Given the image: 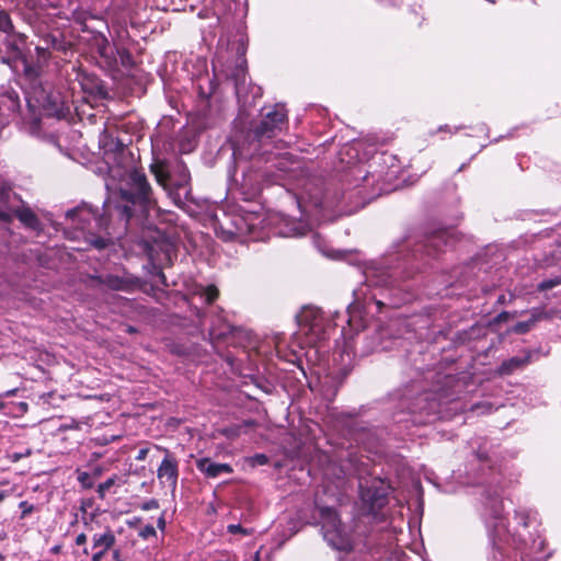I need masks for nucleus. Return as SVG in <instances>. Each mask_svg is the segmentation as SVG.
Masks as SVG:
<instances>
[{"instance_id": "b1692460", "label": "nucleus", "mask_w": 561, "mask_h": 561, "mask_svg": "<svg viewBox=\"0 0 561 561\" xmlns=\"http://www.w3.org/2000/svg\"><path fill=\"white\" fill-rule=\"evenodd\" d=\"M559 285H561V274L558 275V276L545 279L541 283H539L537 285V290L538 291H546V290H550V289H552V288H554V287H557Z\"/></svg>"}, {"instance_id": "a19ab883", "label": "nucleus", "mask_w": 561, "mask_h": 561, "mask_svg": "<svg viewBox=\"0 0 561 561\" xmlns=\"http://www.w3.org/2000/svg\"><path fill=\"white\" fill-rule=\"evenodd\" d=\"M85 542H87L85 534H80V535L77 536L76 545L81 546V545H84Z\"/></svg>"}, {"instance_id": "680f3d73", "label": "nucleus", "mask_w": 561, "mask_h": 561, "mask_svg": "<svg viewBox=\"0 0 561 561\" xmlns=\"http://www.w3.org/2000/svg\"><path fill=\"white\" fill-rule=\"evenodd\" d=\"M0 561H3V556L0 553Z\"/></svg>"}, {"instance_id": "20e7f679", "label": "nucleus", "mask_w": 561, "mask_h": 561, "mask_svg": "<svg viewBox=\"0 0 561 561\" xmlns=\"http://www.w3.org/2000/svg\"><path fill=\"white\" fill-rule=\"evenodd\" d=\"M321 530L327 542L336 550L347 551L352 548L348 534L345 531L336 512L328 506H318Z\"/></svg>"}, {"instance_id": "2eb2a0df", "label": "nucleus", "mask_w": 561, "mask_h": 561, "mask_svg": "<svg viewBox=\"0 0 561 561\" xmlns=\"http://www.w3.org/2000/svg\"><path fill=\"white\" fill-rule=\"evenodd\" d=\"M401 277V271H399V267H396L370 276L367 278V282L369 286L389 287L394 286Z\"/></svg>"}, {"instance_id": "1a4fd4ad", "label": "nucleus", "mask_w": 561, "mask_h": 561, "mask_svg": "<svg viewBox=\"0 0 561 561\" xmlns=\"http://www.w3.org/2000/svg\"><path fill=\"white\" fill-rule=\"evenodd\" d=\"M298 325L301 329H307L306 334H314L320 337L323 331V317L320 309L314 307H305L296 316Z\"/></svg>"}, {"instance_id": "ea45409f", "label": "nucleus", "mask_w": 561, "mask_h": 561, "mask_svg": "<svg viewBox=\"0 0 561 561\" xmlns=\"http://www.w3.org/2000/svg\"><path fill=\"white\" fill-rule=\"evenodd\" d=\"M210 14H215V13L211 12L209 9H202L198 11V16L201 19H207V18H209Z\"/></svg>"}, {"instance_id": "473e14b6", "label": "nucleus", "mask_w": 561, "mask_h": 561, "mask_svg": "<svg viewBox=\"0 0 561 561\" xmlns=\"http://www.w3.org/2000/svg\"><path fill=\"white\" fill-rule=\"evenodd\" d=\"M516 518L518 519V524L523 527H528L529 515L525 512L516 513Z\"/></svg>"}, {"instance_id": "9d476101", "label": "nucleus", "mask_w": 561, "mask_h": 561, "mask_svg": "<svg viewBox=\"0 0 561 561\" xmlns=\"http://www.w3.org/2000/svg\"><path fill=\"white\" fill-rule=\"evenodd\" d=\"M158 448L164 453V458L157 470V476L160 480L165 479L175 489L179 478L178 460L168 449Z\"/></svg>"}, {"instance_id": "37998d69", "label": "nucleus", "mask_w": 561, "mask_h": 561, "mask_svg": "<svg viewBox=\"0 0 561 561\" xmlns=\"http://www.w3.org/2000/svg\"><path fill=\"white\" fill-rule=\"evenodd\" d=\"M305 228L304 227H295L293 228V234L294 236H302L305 234Z\"/></svg>"}, {"instance_id": "864d4df0", "label": "nucleus", "mask_w": 561, "mask_h": 561, "mask_svg": "<svg viewBox=\"0 0 561 561\" xmlns=\"http://www.w3.org/2000/svg\"><path fill=\"white\" fill-rule=\"evenodd\" d=\"M31 512V508H27V506H24V513Z\"/></svg>"}, {"instance_id": "bf43d9fd", "label": "nucleus", "mask_w": 561, "mask_h": 561, "mask_svg": "<svg viewBox=\"0 0 561 561\" xmlns=\"http://www.w3.org/2000/svg\"><path fill=\"white\" fill-rule=\"evenodd\" d=\"M25 71L26 72H30L31 71V68L28 66L25 67Z\"/></svg>"}, {"instance_id": "13d9d810", "label": "nucleus", "mask_w": 561, "mask_h": 561, "mask_svg": "<svg viewBox=\"0 0 561 561\" xmlns=\"http://www.w3.org/2000/svg\"><path fill=\"white\" fill-rule=\"evenodd\" d=\"M84 554H89V550L87 548L83 549Z\"/></svg>"}, {"instance_id": "bb28decb", "label": "nucleus", "mask_w": 561, "mask_h": 561, "mask_svg": "<svg viewBox=\"0 0 561 561\" xmlns=\"http://www.w3.org/2000/svg\"><path fill=\"white\" fill-rule=\"evenodd\" d=\"M116 53L119 57V62L124 67H131L134 65L131 54L125 48H117Z\"/></svg>"}, {"instance_id": "c03bdc74", "label": "nucleus", "mask_w": 561, "mask_h": 561, "mask_svg": "<svg viewBox=\"0 0 561 561\" xmlns=\"http://www.w3.org/2000/svg\"><path fill=\"white\" fill-rule=\"evenodd\" d=\"M113 559L115 561H122V559H121V551L119 550L116 549V550L113 551Z\"/></svg>"}, {"instance_id": "f03ea898", "label": "nucleus", "mask_w": 561, "mask_h": 561, "mask_svg": "<svg viewBox=\"0 0 561 561\" xmlns=\"http://www.w3.org/2000/svg\"><path fill=\"white\" fill-rule=\"evenodd\" d=\"M18 218L25 227L41 230V222L35 213L25 207L21 197L7 183H0V221L10 222Z\"/></svg>"}, {"instance_id": "7c9ffc66", "label": "nucleus", "mask_w": 561, "mask_h": 561, "mask_svg": "<svg viewBox=\"0 0 561 561\" xmlns=\"http://www.w3.org/2000/svg\"><path fill=\"white\" fill-rule=\"evenodd\" d=\"M139 536L144 539H148L150 537H153L156 536V529L152 525H146L145 527L141 528V530L139 531Z\"/></svg>"}, {"instance_id": "79ce46f5", "label": "nucleus", "mask_w": 561, "mask_h": 561, "mask_svg": "<svg viewBox=\"0 0 561 561\" xmlns=\"http://www.w3.org/2000/svg\"><path fill=\"white\" fill-rule=\"evenodd\" d=\"M476 456H477L478 460L481 462L488 460V454L484 451H477Z\"/></svg>"}, {"instance_id": "a878e982", "label": "nucleus", "mask_w": 561, "mask_h": 561, "mask_svg": "<svg viewBox=\"0 0 561 561\" xmlns=\"http://www.w3.org/2000/svg\"><path fill=\"white\" fill-rule=\"evenodd\" d=\"M218 296L219 290L214 285L207 286L202 293V297H204L206 304L208 305L213 304L218 298Z\"/></svg>"}, {"instance_id": "f704fd0d", "label": "nucleus", "mask_w": 561, "mask_h": 561, "mask_svg": "<svg viewBox=\"0 0 561 561\" xmlns=\"http://www.w3.org/2000/svg\"><path fill=\"white\" fill-rule=\"evenodd\" d=\"M159 507V504H158V501L157 500H149L147 502H145L141 506V508L144 511H150V510H156Z\"/></svg>"}, {"instance_id": "dca6fc26", "label": "nucleus", "mask_w": 561, "mask_h": 561, "mask_svg": "<svg viewBox=\"0 0 561 561\" xmlns=\"http://www.w3.org/2000/svg\"><path fill=\"white\" fill-rule=\"evenodd\" d=\"M530 353L527 352L523 356H514L506 360H504L501 366L497 368V373L501 376H507L513 374L515 370L525 367L530 362Z\"/></svg>"}, {"instance_id": "6e6552de", "label": "nucleus", "mask_w": 561, "mask_h": 561, "mask_svg": "<svg viewBox=\"0 0 561 561\" xmlns=\"http://www.w3.org/2000/svg\"><path fill=\"white\" fill-rule=\"evenodd\" d=\"M342 471L345 476L357 478L358 488H360V482L371 481L373 478L370 477L376 473V467L371 465L368 457L351 454L343 462Z\"/></svg>"}, {"instance_id": "e433bc0d", "label": "nucleus", "mask_w": 561, "mask_h": 561, "mask_svg": "<svg viewBox=\"0 0 561 561\" xmlns=\"http://www.w3.org/2000/svg\"><path fill=\"white\" fill-rule=\"evenodd\" d=\"M254 461L260 465V466H263V465H266L268 462V457L264 454H257L254 456Z\"/></svg>"}, {"instance_id": "c9c22d12", "label": "nucleus", "mask_w": 561, "mask_h": 561, "mask_svg": "<svg viewBox=\"0 0 561 561\" xmlns=\"http://www.w3.org/2000/svg\"><path fill=\"white\" fill-rule=\"evenodd\" d=\"M228 531L230 534H239V533L244 534V535L248 534V531L244 528H242L241 525H234V524H231L228 526Z\"/></svg>"}, {"instance_id": "f8f14e48", "label": "nucleus", "mask_w": 561, "mask_h": 561, "mask_svg": "<svg viewBox=\"0 0 561 561\" xmlns=\"http://www.w3.org/2000/svg\"><path fill=\"white\" fill-rule=\"evenodd\" d=\"M90 279L113 290H128L134 280L117 275H91Z\"/></svg>"}, {"instance_id": "052dcab7", "label": "nucleus", "mask_w": 561, "mask_h": 561, "mask_svg": "<svg viewBox=\"0 0 561 561\" xmlns=\"http://www.w3.org/2000/svg\"><path fill=\"white\" fill-rule=\"evenodd\" d=\"M190 9H191V11H194L195 7L194 5H190Z\"/></svg>"}, {"instance_id": "3c124183", "label": "nucleus", "mask_w": 561, "mask_h": 561, "mask_svg": "<svg viewBox=\"0 0 561 561\" xmlns=\"http://www.w3.org/2000/svg\"><path fill=\"white\" fill-rule=\"evenodd\" d=\"M5 497V492L4 491H0V502H2Z\"/></svg>"}, {"instance_id": "09e8293b", "label": "nucleus", "mask_w": 561, "mask_h": 561, "mask_svg": "<svg viewBox=\"0 0 561 561\" xmlns=\"http://www.w3.org/2000/svg\"><path fill=\"white\" fill-rule=\"evenodd\" d=\"M497 304H501V305L505 304V296L504 295L499 296Z\"/></svg>"}, {"instance_id": "5fc2aeb1", "label": "nucleus", "mask_w": 561, "mask_h": 561, "mask_svg": "<svg viewBox=\"0 0 561 561\" xmlns=\"http://www.w3.org/2000/svg\"><path fill=\"white\" fill-rule=\"evenodd\" d=\"M31 512V508H27V506H24V513Z\"/></svg>"}, {"instance_id": "6ab92c4d", "label": "nucleus", "mask_w": 561, "mask_h": 561, "mask_svg": "<svg viewBox=\"0 0 561 561\" xmlns=\"http://www.w3.org/2000/svg\"><path fill=\"white\" fill-rule=\"evenodd\" d=\"M43 41L45 45L48 46V49L51 48L58 51H67L71 46V44L66 42L61 35L47 34Z\"/></svg>"}, {"instance_id": "4be33fe9", "label": "nucleus", "mask_w": 561, "mask_h": 561, "mask_svg": "<svg viewBox=\"0 0 561 561\" xmlns=\"http://www.w3.org/2000/svg\"><path fill=\"white\" fill-rule=\"evenodd\" d=\"M486 505L490 506L494 518H500L503 512V504L499 493L495 491L493 495H489Z\"/></svg>"}, {"instance_id": "7ed1b4c3", "label": "nucleus", "mask_w": 561, "mask_h": 561, "mask_svg": "<svg viewBox=\"0 0 561 561\" xmlns=\"http://www.w3.org/2000/svg\"><path fill=\"white\" fill-rule=\"evenodd\" d=\"M100 147L103 150L104 161L108 165L111 172L117 169L118 175H125L121 185H125L128 174L137 169L129 168L133 162L131 154L128 152L125 144L118 138H114L112 135L104 133L100 137Z\"/></svg>"}, {"instance_id": "39448f33", "label": "nucleus", "mask_w": 561, "mask_h": 561, "mask_svg": "<svg viewBox=\"0 0 561 561\" xmlns=\"http://www.w3.org/2000/svg\"><path fill=\"white\" fill-rule=\"evenodd\" d=\"M359 494L367 513L376 520H383L386 515L381 511L388 504L389 485L374 477L370 482H360Z\"/></svg>"}, {"instance_id": "72a5a7b5", "label": "nucleus", "mask_w": 561, "mask_h": 561, "mask_svg": "<svg viewBox=\"0 0 561 561\" xmlns=\"http://www.w3.org/2000/svg\"><path fill=\"white\" fill-rule=\"evenodd\" d=\"M510 318H511V313H510V312H507V311H503V312L499 313V314L493 319V323L499 324V323H502V322L507 321Z\"/></svg>"}, {"instance_id": "c756f323", "label": "nucleus", "mask_w": 561, "mask_h": 561, "mask_svg": "<svg viewBox=\"0 0 561 561\" xmlns=\"http://www.w3.org/2000/svg\"><path fill=\"white\" fill-rule=\"evenodd\" d=\"M116 478L111 477L107 480H105L103 483H101L98 488V493L101 499L105 496V492L110 490L115 484Z\"/></svg>"}, {"instance_id": "de8ad7c7", "label": "nucleus", "mask_w": 561, "mask_h": 561, "mask_svg": "<svg viewBox=\"0 0 561 561\" xmlns=\"http://www.w3.org/2000/svg\"><path fill=\"white\" fill-rule=\"evenodd\" d=\"M492 545H493V548H494V549L500 550V545L497 543V541L495 540V538H492Z\"/></svg>"}, {"instance_id": "49530a36", "label": "nucleus", "mask_w": 561, "mask_h": 561, "mask_svg": "<svg viewBox=\"0 0 561 561\" xmlns=\"http://www.w3.org/2000/svg\"><path fill=\"white\" fill-rule=\"evenodd\" d=\"M353 321H354L353 316H350V318H348V320H347L348 325H350L351 328L357 329V327L353 324Z\"/></svg>"}, {"instance_id": "4468645a", "label": "nucleus", "mask_w": 561, "mask_h": 561, "mask_svg": "<svg viewBox=\"0 0 561 561\" xmlns=\"http://www.w3.org/2000/svg\"><path fill=\"white\" fill-rule=\"evenodd\" d=\"M196 467L199 471L205 473L208 478H217L221 473H231L232 468L228 463H216L209 458H201L196 460Z\"/></svg>"}, {"instance_id": "6e6d98bb", "label": "nucleus", "mask_w": 561, "mask_h": 561, "mask_svg": "<svg viewBox=\"0 0 561 561\" xmlns=\"http://www.w3.org/2000/svg\"><path fill=\"white\" fill-rule=\"evenodd\" d=\"M31 512V508H27V506H24V513Z\"/></svg>"}, {"instance_id": "8fccbe9b", "label": "nucleus", "mask_w": 561, "mask_h": 561, "mask_svg": "<svg viewBox=\"0 0 561 561\" xmlns=\"http://www.w3.org/2000/svg\"><path fill=\"white\" fill-rule=\"evenodd\" d=\"M8 53L3 49L2 46H0V57H7Z\"/></svg>"}, {"instance_id": "393cba45", "label": "nucleus", "mask_w": 561, "mask_h": 561, "mask_svg": "<svg viewBox=\"0 0 561 561\" xmlns=\"http://www.w3.org/2000/svg\"><path fill=\"white\" fill-rule=\"evenodd\" d=\"M0 32H3L8 35L13 32V24L5 11H0Z\"/></svg>"}, {"instance_id": "0eeeda50", "label": "nucleus", "mask_w": 561, "mask_h": 561, "mask_svg": "<svg viewBox=\"0 0 561 561\" xmlns=\"http://www.w3.org/2000/svg\"><path fill=\"white\" fill-rule=\"evenodd\" d=\"M286 122L287 114L285 108L276 105L272 111L264 114L260 122L251 126L248 137L257 142L272 139L283 130Z\"/></svg>"}, {"instance_id": "58836bf2", "label": "nucleus", "mask_w": 561, "mask_h": 561, "mask_svg": "<svg viewBox=\"0 0 561 561\" xmlns=\"http://www.w3.org/2000/svg\"><path fill=\"white\" fill-rule=\"evenodd\" d=\"M149 450L148 448H141L139 449L137 456H136V459L139 460V461H142L146 459L147 455H148Z\"/></svg>"}, {"instance_id": "ddd939ff", "label": "nucleus", "mask_w": 561, "mask_h": 561, "mask_svg": "<svg viewBox=\"0 0 561 561\" xmlns=\"http://www.w3.org/2000/svg\"><path fill=\"white\" fill-rule=\"evenodd\" d=\"M92 540L93 548H100V550L92 556V561H101L105 552L115 545L116 537L111 529H107L104 534H95Z\"/></svg>"}, {"instance_id": "f257e3e1", "label": "nucleus", "mask_w": 561, "mask_h": 561, "mask_svg": "<svg viewBox=\"0 0 561 561\" xmlns=\"http://www.w3.org/2000/svg\"><path fill=\"white\" fill-rule=\"evenodd\" d=\"M116 195L115 202L105 205V213L102 215L87 204L66 213V218L81 230L89 227L91 221L95 222L100 233L89 229L84 234L85 242L95 250L101 251L113 244V237L108 231L113 220H117L126 231L131 224L145 226L151 213L158 209L147 176L140 171L130 172L125 185H119Z\"/></svg>"}, {"instance_id": "603ef678", "label": "nucleus", "mask_w": 561, "mask_h": 561, "mask_svg": "<svg viewBox=\"0 0 561 561\" xmlns=\"http://www.w3.org/2000/svg\"><path fill=\"white\" fill-rule=\"evenodd\" d=\"M239 54H240V55H243V54H244V48H243V47H240V49H239Z\"/></svg>"}, {"instance_id": "4c0bfd02", "label": "nucleus", "mask_w": 561, "mask_h": 561, "mask_svg": "<svg viewBox=\"0 0 561 561\" xmlns=\"http://www.w3.org/2000/svg\"><path fill=\"white\" fill-rule=\"evenodd\" d=\"M48 46L46 45L45 47H42V46H37L36 47V51L38 54L39 57L46 59L47 56H48Z\"/></svg>"}, {"instance_id": "e2e57ef3", "label": "nucleus", "mask_w": 561, "mask_h": 561, "mask_svg": "<svg viewBox=\"0 0 561 561\" xmlns=\"http://www.w3.org/2000/svg\"><path fill=\"white\" fill-rule=\"evenodd\" d=\"M255 561H259V557H257V556H256V559H255Z\"/></svg>"}, {"instance_id": "2f4dec72", "label": "nucleus", "mask_w": 561, "mask_h": 561, "mask_svg": "<svg viewBox=\"0 0 561 561\" xmlns=\"http://www.w3.org/2000/svg\"><path fill=\"white\" fill-rule=\"evenodd\" d=\"M78 481L84 486V488H91V478L88 472H81L78 477Z\"/></svg>"}, {"instance_id": "aec40b11", "label": "nucleus", "mask_w": 561, "mask_h": 561, "mask_svg": "<svg viewBox=\"0 0 561 561\" xmlns=\"http://www.w3.org/2000/svg\"><path fill=\"white\" fill-rule=\"evenodd\" d=\"M1 46L8 53L7 57H0L2 64L11 65L20 57L21 51L14 42L5 39Z\"/></svg>"}, {"instance_id": "412c9836", "label": "nucleus", "mask_w": 561, "mask_h": 561, "mask_svg": "<svg viewBox=\"0 0 561 561\" xmlns=\"http://www.w3.org/2000/svg\"><path fill=\"white\" fill-rule=\"evenodd\" d=\"M385 330H378L370 336L371 343L369 344L370 352L387 351L389 345L383 341Z\"/></svg>"}, {"instance_id": "5701e85b", "label": "nucleus", "mask_w": 561, "mask_h": 561, "mask_svg": "<svg viewBox=\"0 0 561 561\" xmlns=\"http://www.w3.org/2000/svg\"><path fill=\"white\" fill-rule=\"evenodd\" d=\"M243 64H245V60H242L241 64L236 67L232 73V77L236 82L237 94L241 92V87L245 83V70Z\"/></svg>"}, {"instance_id": "c85d7f7f", "label": "nucleus", "mask_w": 561, "mask_h": 561, "mask_svg": "<svg viewBox=\"0 0 561 561\" xmlns=\"http://www.w3.org/2000/svg\"><path fill=\"white\" fill-rule=\"evenodd\" d=\"M151 172L154 174L157 181L161 184H164L168 175L164 172L163 168L160 164H151Z\"/></svg>"}, {"instance_id": "a211bd4d", "label": "nucleus", "mask_w": 561, "mask_h": 561, "mask_svg": "<svg viewBox=\"0 0 561 561\" xmlns=\"http://www.w3.org/2000/svg\"><path fill=\"white\" fill-rule=\"evenodd\" d=\"M547 318V313L543 310L535 309L531 312V317L527 321H520L517 322L514 328L513 332L516 334H525L527 333L538 321L541 319Z\"/></svg>"}, {"instance_id": "423d86ee", "label": "nucleus", "mask_w": 561, "mask_h": 561, "mask_svg": "<svg viewBox=\"0 0 561 561\" xmlns=\"http://www.w3.org/2000/svg\"><path fill=\"white\" fill-rule=\"evenodd\" d=\"M450 244V232L446 229H440L423 237L421 240H416L411 237L405 238L402 241L399 251L404 249L410 250V248L413 247V249H411L413 256H416L417 254L436 256L439 252L443 251L444 247H449Z\"/></svg>"}, {"instance_id": "4d7b16f0", "label": "nucleus", "mask_w": 561, "mask_h": 561, "mask_svg": "<svg viewBox=\"0 0 561 561\" xmlns=\"http://www.w3.org/2000/svg\"><path fill=\"white\" fill-rule=\"evenodd\" d=\"M376 304H377L379 307L383 305L380 300H377V301H376Z\"/></svg>"}, {"instance_id": "f3484780", "label": "nucleus", "mask_w": 561, "mask_h": 561, "mask_svg": "<svg viewBox=\"0 0 561 561\" xmlns=\"http://www.w3.org/2000/svg\"><path fill=\"white\" fill-rule=\"evenodd\" d=\"M431 393L423 392L422 394L414 398L410 403L407 404L405 409L411 413H428L432 410V404L430 402Z\"/></svg>"}, {"instance_id": "a18cd8bd", "label": "nucleus", "mask_w": 561, "mask_h": 561, "mask_svg": "<svg viewBox=\"0 0 561 561\" xmlns=\"http://www.w3.org/2000/svg\"><path fill=\"white\" fill-rule=\"evenodd\" d=\"M158 527H159L160 529H163V528L165 527V519H164V517H160V518L158 519Z\"/></svg>"}, {"instance_id": "cd10ccee", "label": "nucleus", "mask_w": 561, "mask_h": 561, "mask_svg": "<svg viewBox=\"0 0 561 561\" xmlns=\"http://www.w3.org/2000/svg\"><path fill=\"white\" fill-rule=\"evenodd\" d=\"M67 20H70V16L66 15L64 16ZM71 19L75 20L79 24H84L88 19V13L85 11L73 9L71 11Z\"/></svg>"}, {"instance_id": "9b49d317", "label": "nucleus", "mask_w": 561, "mask_h": 561, "mask_svg": "<svg viewBox=\"0 0 561 561\" xmlns=\"http://www.w3.org/2000/svg\"><path fill=\"white\" fill-rule=\"evenodd\" d=\"M91 46L96 53L108 64L116 62L114 48L111 46L108 39L101 32L92 33L90 38Z\"/></svg>"}]
</instances>
